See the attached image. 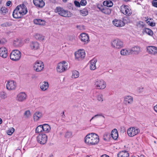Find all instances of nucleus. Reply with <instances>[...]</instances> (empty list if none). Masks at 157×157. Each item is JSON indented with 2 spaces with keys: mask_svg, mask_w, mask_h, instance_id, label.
<instances>
[{
  "mask_svg": "<svg viewBox=\"0 0 157 157\" xmlns=\"http://www.w3.org/2000/svg\"><path fill=\"white\" fill-rule=\"evenodd\" d=\"M27 12V9L26 6L24 4H22L17 6L13 10V16L14 18H20L26 14Z\"/></svg>",
  "mask_w": 157,
  "mask_h": 157,
  "instance_id": "f257e3e1",
  "label": "nucleus"
},
{
  "mask_svg": "<svg viewBox=\"0 0 157 157\" xmlns=\"http://www.w3.org/2000/svg\"><path fill=\"white\" fill-rule=\"evenodd\" d=\"M86 143L89 145H94L99 141V138L97 134L91 133L87 134L84 138Z\"/></svg>",
  "mask_w": 157,
  "mask_h": 157,
  "instance_id": "f03ea898",
  "label": "nucleus"
},
{
  "mask_svg": "<svg viewBox=\"0 0 157 157\" xmlns=\"http://www.w3.org/2000/svg\"><path fill=\"white\" fill-rule=\"evenodd\" d=\"M112 47L115 49H119L124 46V43L123 41L119 38H116L113 40L111 42Z\"/></svg>",
  "mask_w": 157,
  "mask_h": 157,
  "instance_id": "7ed1b4c3",
  "label": "nucleus"
},
{
  "mask_svg": "<svg viewBox=\"0 0 157 157\" xmlns=\"http://www.w3.org/2000/svg\"><path fill=\"white\" fill-rule=\"evenodd\" d=\"M56 13H58V14L64 17H70L72 16V13L68 11H66L63 8L58 7L55 9Z\"/></svg>",
  "mask_w": 157,
  "mask_h": 157,
  "instance_id": "20e7f679",
  "label": "nucleus"
},
{
  "mask_svg": "<svg viewBox=\"0 0 157 157\" xmlns=\"http://www.w3.org/2000/svg\"><path fill=\"white\" fill-rule=\"evenodd\" d=\"M140 132L139 129L136 127H131L127 130V134L130 137H133L138 134Z\"/></svg>",
  "mask_w": 157,
  "mask_h": 157,
  "instance_id": "39448f33",
  "label": "nucleus"
},
{
  "mask_svg": "<svg viewBox=\"0 0 157 157\" xmlns=\"http://www.w3.org/2000/svg\"><path fill=\"white\" fill-rule=\"evenodd\" d=\"M44 68L43 63L41 61H36L34 63L33 68L34 70L36 72H40L43 70Z\"/></svg>",
  "mask_w": 157,
  "mask_h": 157,
  "instance_id": "423d86ee",
  "label": "nucleus"
},
{
  "mask_svg": "<svg viewBox=\"0 0 157 157\" xmlns=\"http://www.w3.org/2000/svg\"><path fill=\"white\" fill-rule=\"evenodd\" d=\"M68 65L65 61L59 63L57 67V71L59 73H62L67 70Z\"/></svg>",
  "mask_w": 157,
  "mask_h": 157,
  "instance_id": "0eeeda50",
  "label": "nucleus"
},
{
  "mask_svg": "<svg viewBox=\"0 0 157 157\" xmlns=\"http://www.w3.org/2000/svg\"><path fill=\"white\" fill-rule=\"evenodd\" d=\"M21 53L17 50H13L10 53V59L13 61L19 60L21 57Z\"/></svg>",
  "mask_w": 157,
  "mask_h": 157,
  "instance_id": "6e6552de",
  "label": "nucleus"
},
{
  "mask_svg": "<svg viewBox=\"0 0 157 157\" xmlns=\"http://www.w3.org/2000/svg\"><path fill=\"white\" fill-rule=\"evenodd\" d=\"M95 87L98 89H104L106 86L105 82L103 80H97L94 84Z\"/></svg>",
  "mask_w": 157,
  "mask_h": 157,
  "instance_id": "1a4fd4ad",
  "label": "nucleus"
},
{
  "mask_svg": "<svg viewBox=\"0 0 157 157\" xmlns=\"http://www.w3.org/2000/svg\"><path fill=\"white\" fill-rule=\"evenodd\" d=\"M121 11L126 16H130L132 13V11L130 7L127 5H122L121 7Z\"/></svg>",
  "mask_w": 157,
  "mask_h": 157,
  "instance_id": "9d476101",
  "label": "nucleus"
},
{
  "mask_svg": "<svg viewBox=\"0 0 157 157\" xmlns=\"http://www.w3.org/2000/svg\"><path fill=\"white\" fill-rule=\"evenodd\" d=\"M47 136L45 134H40L37 137V142L41 144H44L47 141Z\"/></svg>",
  "mask_w": 157,
  "mask_h": 157,
  "instance_id": "9b49d317",
  "label": "nucleus"
},
{
  "mask_svg": "<svg viewBox=\"0 0 157 157\" xmlns=\"http://www.w3.org/2000/svg\"><path fill=\"white\" fill-rule=\"evenodd\" d=\"M27 98V95L25 92H21L18 94L16 97V100L19 102L25 101Z\"/></svg>",
  "mask_w": 157,
  "mask_h": 157,
  "instance_id": "f8f14e48",
  "label": "nucleus"
},
{
  "mask_svg": "<svg viewBox=\"0 0 157 157\" xmlns=\"http://www.w3.org/2000/svg\"><path fill=\"white\" fill-rule=\"evenodd\" d=\"M147 51L149 54L152 56H156L157 55V47L148 46L147 47Z\"/></svg>",
  "mask_w": 157,
  "mask_h": 157,
  "instance_id": "ddd939ff",
  "label": "nucleus"
},
{
  "mask_svg": "<svg viewBox=\"0 0 157 157\" xmlns=\"http://www.w3.org/2000/svg\"><path fill=\"white\" fill-rule=\"evenodd\" d=\"M75 56L76 58L81 60L85 57V52L84 50H79L75 53Z\"/></svg>",
  "mask_w": 157,
  "mask_h": 157,
  "instance_id": "4468645a",
  "label": "nucleus"
},
{
  "mask_svg": "<svg viewBox=\"0 0 157 157\" xmlns=\"http://www.w3.org/2000/svg\"><path fill=\"white\" fill-rule=\"evenodd\" d=\"M79 37L81 41L84 44L88 43L89 41V36L88 34L85 33H82Z\"/></svg>",
  "mask_w": 157,
  "mask_h": 157,
  "instance_id": "2eb2a0df",
  "label": "nucleus"
},
{
  "mask_svg": "<svg viewBox=\"0 0 157 157\" xmlns=\"http://www.w3.org/2000/svg\"><path fill=\"white\" fill-rule=\"evenodd\" d=\"M133 102V97L129 95H126L125 96L124 98V103L126 105L131 104Z\"/></svg>",
  "mask_w": 157,
  "mask_h": 157,
  "instance_id": "dca6fc26",
  "label": "nucleus"
},
{
  "mask_svg": "<svg viewBox=\"0 0 157 157\" xmlns=\"http://www.w3.org/2000/svg\"><path fill=\"white\" fill-rule=\"evenodd\" d=\"M33 3L35 6L40 8H42L45 5L43 0H33Z\"/></svg>",
  "mask_w": 157,
  "mask_h": 157,
  "instance_id": "f3484780",
  "label": "nucleus"
},
{
  "mask_svg": "<svg viewBox=\"0 0 157 157\" xmlns=\"http://www.w3.org/2000/svg\"><path fill=\"white\" fill-rule=\"evenodd\" d=\"M131 53L132 54L133 52L136 55H137L141 52V48L138 46H135L132 47L131 49Z\"/></svg>",
  "mask_w": 157,
  "mask_h": 157,
  "instance_id": "a211bd4d",
  "label": "nucleus"
},
{
  "mask_svg": "<svg viewBox=\"0 0 157 157\" xmlns=\"http://www.w3.org/2000/svg\"><path fill=\"white\" fill-rule=\"evenodd\" d=\"M113 24L117 27H122L124 25V22L120 20L115 19L113 21Z\"/></svg>",
  "mask_w": 157,
  "mask_h": 157,
  "instance_id": "6ab92c4d",
  "label": "nucleus"
},
{
  "mask_svg": "<svg viewBox=\"0 0 157 157\" xmlns=\"http://www.w3.org/2000/svg\"><path fill=\"white\" fill-rule=\"evenodd\" d=\"M7 51L5 47H2L0 48V56L3 58H6L7 56Z\"/></svg>",
  "mask_w": 157,
  "mask_h": 157,
  "instance_id": "aec40b11",
  "label": "nucleus"
},
{
  "mask_svg": "<svg viewBox=\"0 0 157 157\" xmlns=\"http://www.w3.org/2000/svg\"><path fill=\"white\" fill-rule=\"evenodd\" d=\"M49 87V84L47 82L44 81L40 83V88L42 91L46 90Z\"/></svg>",
  "mask_w": 157,
  "mask_h": 157,
  "instance_id": "412c9836",
  "label": "nucleus"
},
{
  "mask_svg": "<svg viewBox=\"0 0 157 157\" xmlns=\"http://www.w3.org/2000/svg\"><path fill=\"white\" fill-rule=\"evenodd\" d=\"M42 116V113L39 112H36L33 115V119L34 121H37L39 120Z\"/></svg>",
  "mask_w": 157,
  "mask_h": 157,
  "instance_id": "4be33fe9",
  "label": "nucleus"
},
{
  "mask_svg": "<svg viewBox=\"0 0 157 157\" xmlns=\"http://www.w3.org/2000/svg\"><path fill=\"white\" fill-rule=\"evenodd\" d=\"M30 46L32 49L36 50L39 48V44L37 42L32 41L30 43Z\"/></svg>",
  "mask_w": 157,
  "mask_h": 157,
  "instance_id": "5701e85b",
  "label": "nucleus"
},
{
  "mask_svg": "<svg viewBox=\"0 0 157 157\" xmlns=\"http://www.w3.org/2000/svg\"><path fill=\"white\" fill-rule=\"evenodd\" d=\"M97 60L96 59H93L90 61V70H94L96 69V63Z\"/></svg>",
  "mask_w": 157,
  "mask_h": 157,
  "instance_id": "b1692460",
  "label": "nucleus"
},
{
  "mask_svg": "<svg viewBox=\"0 0 157 157\" xmlns=\"http://www.w3.org/2000/svg\"><path fill=\"white\" fill-rule=\"evenodd\" d=\"M120 54L122 56L129 55L131 54V50L130 49H123L121 51Z\"/></svg>",
  "mask_w": 157,
  "mask_h": 157,
  "instance_id": "393cba45",
  "label": "nucleus"
},
{
  "mask_svg": "<svg viewBox=\"0 0 157 157\" xmlns=\"http://www.w3.org/2000/svg\"><path fill=\"white\" fill-rule=\"evenodd\" d=\"M111 135L114 140H117L118 136V134L117 129H114L112 130Z\"/></svg>",
  "mask_w": 157,
  "mask_h": 157,
  "instance_id": "a878e982",
  "label": "nucleus"
},
{
  "mask_svg": "<svg viewBox=\"0 0 157 157\" xmlns=\"http://www.w3.org/2000/svg\"><path fill=\"white\" fill-rule=\"evenodd\" d=\"M117 156L118 157H128L129 154L127 151H122L118 154Z\"/></svg>",
  "mask_w": 157,
  "mask_h": 157,
  "instance_id": "bb28decb",
  "label": "nucleus"
},
{
  "mask_svg": "<svg viewBox=\"0 0 157 157\" xmlns=\"http://www.w3.org/2000/svg\"><path fill=\"white\" fill-rule=\"evenodd\" d=\"M13 44L15 47H20L22 45V43L21 40L16 39L14 40Z\"/></svg>",
  "mask_w": 157,
  "mask_h": 157,
  "instance_id": "cd10ccee",
  "label": "nucleus"
},
{
  "mask_svg": "<svg viewBox=\"0 0 157 157\" xmlns=\"http://www.w3.org/2000/svg\"><path fill=\"white\" fill-rule=\"evenodd\" d=\"M34 22L35 24L41 25H43L45 24V21L40 19H36L34 20Z\"/></svg>",
  "mask_w": 157,
  "mask_h": 157,
  "instance_id": "c85d7f7f",
  "label": "nucleus"
},
{
  "mask_svg": "<svg viewBox=\"0 0 157 157\" xmlns=\"http://www.w3.org/2000/svg\"><path fill=\"white\" fill-rule=\"evenodd\" d=\"M42 126L43 130L44 131L48 132L51 130L50 126L47 124H44Z\"/></svg>",
  "mask_w": 157,
  "mask_h": 157,
  "instance_id": "c756f323",
  "label": "nucleus"
},
{
  "mask_svg": "<svg viewBox=\"0 0 157 157\" xmlns=\"http://www.w3.org/2000/svg\"><path fill=\"white\" fill-rule=\"evenodd\" d=\"M103 4L104 6L108 7H111L113 5V2L111 1H104Z\"/></svg>",
  "mask_w": 157,
  "mask_h": 157,
  "instance_id": "7c9ffc66",
  "label": "nucleus"
},
{
  "mask_svg": "<svg viewBox=\"0 0 157 157\" xmlns=\"http://www.w3.org/2000/svg\"><path fill=\"white\" fill-rule=\"evenodd\" d=\"M31 116V112L29 110L26 111L24 113V117L25 119H28Z\"/></svg>",
  "mask_w": 157,
  "mask_h": 157,
  "instance_id": "2f4dec72",
  "label": "nucleus"
},
{
  "mask_svg": "<svg viewBox=\"0 0 157 157\" xmlns=\"http://www.w3.org/2000/svg\"><path fill=\"white\" fill-rule=\"evenodd\" d=\"M34 37L36 40L40 41L43 40L44 39V37L42 35L39 34H36L35 35Z\"/></svg>",
  "mask_w": 157,
  "mask_h": 157,
  "instance_id": "473e14b6",
  "label": "nucleus"
},
{
  "mask_svg": "<svg viewBox=\"0 0 157 157\" xmlns=\"http://www.w3.org/2000/svg\"><path fill=\"white\" fill-rule=\"evenodd\" d=\"M80 14L82 16H86L88 14V10L86 9H83L79 11Z\"/></svg>",
  "mask_w": 157,
  "mask_h": 157,
  "instance_id": "72a5a7b5",
  "label": "nucleus"
},
{
  "mask_svg": "<svg viewBox=\"0 0 157 157\" xmlns=\"http://www.w3.org/2000/svg\"><path fill=\"white\" fill-rule=\"evenodd\" d=\"M16 86L17 84L15 81L13 80H10V90H15Z\"/></svg>",
  "mask_w": 157,
  "mask_h": 157,
  "instance_id": "f704fd0d",
  "label": "nucleus"
},
{
  "mask_svg": "<svg viewBox=\"0 0 157 157\" xmlns=\"http://www.w3.org/2000/svg\"><path fill=\"white\" fill-rule=\"evenodd\" d=\"M143 31L150 36H152L153 34V32L150 29L145 28L143 30Z\"/></svg>",
  "mask_w": 157,
  "mask_h": 157,
  "instance_id": "c9c22d12",
  "label": "nucleus"
},
{
  "mask_svg": "<svg viewBox=\"0 0 157 157\" xmlns=\"http://www.w3.org/2000/svg\"><path fill=\"white\" fill-rule=\"evenodd\" d=\"M111 10L108 8L105 7L102 10V12L106 14H109L111 13Z\"/></svg>",
  "mask_w": 157,
  "mask_h": 157,
  "instance_id": "e433bc0d",
  "label": "nucleus"
},
{
  "mask_svg": "<svg viewBox=\"0 0 157 157\" xmlns=\"http://www.w3.org/2000/svg\"><path fill=\"white\" fill-rule=\"evenodd\" d=\"M42 126L40 125L38 126L36 128L35 130L36 133H39L42 132L43 130Z\"/></svg>",
  "mask_w": 157,
  "mask_h": 157,
  "instance_id": "4c0bfd02",
  "label": "nucleus"
},
{
  "mask_svg": "<svg viewBox=\"0 0 157 157\" xmlns=\"http://www.w3.org/2000/svg\"><path fill=\"white\" fill-rule=\"evenodd\" d=\"M79 75V72L77 71H72V78H77Z\"/></svg>",
  "mask_w": 157,
  "mask_h": 157,
  "instance_id": "58836bf2",
  "label": "nucleus"
},
{
  "mask_svg": "<svg viewBox=\"0 0 157 157\" xmlns=\"http://www.w3.org/2000/svg\"><path fill=\"white\" fill-rule=\"evenodd\" d=\"M72 136V133L71 132L67 131L65 133L64 136L66 138H69L71 137Z\"/></svg>",
  "mask_w": 157,
  "mask_h": 157,
  "instance_id": "ea45409f",
  "label": "nucleus"
},
{
  "mask_svg": "<svg viewBox=\"0 0 157 157\" xmlns=\"http://www.w3.org/2000/svg\"><path fill=\"white\" fill-rule=\"evenodd\" d=\"M97 100L98 101L102 102L103 101V96L101 94H100L97 96Z\"/></svg>",
  "mask_w": 157,
  "mask_h": 157,
  "instance_id": "a19ab883",
  "label": "nucleus"
},
{
  "mask_svg": "<svg viewBox=\"0 0 157 157\" xmlns=\"http://www.w3.org/2000/svg\"><path fill=\"white\" fill-rule=\"evenodd\" d=\"M145 26L144 23L142 21H140L138 23V25L137 26L140 28H143Z\"/></svg>",
  "mask_w": 157,
  "mask_h": 157,
  "instance_id": "79ce46f5",
  "label": "nucleus"
},
{
  "mask_svg": "<svg viewBox=\"0 0 157 157\" xmlns=\"http://www.w3.org/2000/svg\"><path fill=\"white\" fill-rule=\"evenodd\" d=\"M0 11L2 13H6L7 12L8 10L5 7H2L1 8Z\"/></svg>",
  "mask_w": 157,
  "mask_h": 157,
  "instance_id": "37998d69",
  "label": "nucleus"
},
{
  "mask_svg": "<svg viewBox=\"0 0 157 157\" xmlns=\"http://www.w3.org/2000/svg\"><path fill=\"white\" fill-rule=\"evenodd\" d=\"M144 89V87L143 86H141L138 88V91L140 93H142Z\"/></svg>",
  "mask_w": 157,
  "mask_h": 157,
  "instance_id": "c03bdc74",
  "label": "nucleus"
},
{
  "mask_svg": "<svg viewBox=\"0 0 157 157\" xmlns=\"http://www.w3.org/2000/svg\"><path fill=\"white\" fill-rule=\"evenodd\" d=\"M87 3V2L86 0H82L80 1V5L82 6H85L86 5Z\"/></svg>",
  "mask_w": 157,
  "mask_h": 157,
  "instance_id": "a18cd8bd",
  "label": "nucleus"
},
{
  "mask_svg": "<svg viewBox=\"0 0 157 157\" xmlns=\"http://www.w3.org/2000/svg\"><path fill=\"white\" fill-rule=\"evenodd\" d=\"M74 4L75 6L78 7H80V3L76 1H74Z\"/></svg>",
  "mask_w": 157,
  "mask_h": 157,
  "instance_id": "49530a36",
  "label": "nucleus"
},
{
  "mask_svg": "<svg viewBox=\"0 0 157 157\" xmlns=\"http://www.w3.org/2000/svg\"><path fill=\"white\" fill-rule=\"evenodd\" d=\"M152 4L154 6L157 7V0H153Z\"/></svg>",
  "mask_w": 157,
  "mask_h": 157,
  "instance_id": "de8ad7c7",
  "label": "nucleus"
},
{
  "mask_svg": "<svg viewBox=\"0 0 157 157\" xmlns=\"http://www.w3.org/2000/svg\"><path fill=\"white\" fill-rule=\"evenodd\" d=\"M9 83H10V81H8L7 82V83L6 85V88L8 90H10V85L9 84Z\"/></svg>",
  "mask_w": 157,
  "mask_h": 157,
  "instance_id": "09e8293b",
  "label": "nucleus"
},
{
  "mask_svg": "<svg viewBox=\"0 0 157 157\" xmlns=\"http://www.w3.org/2000/svg\"><path fill=\"white\" fill-rule=\"evenodd\" d=\"M15 129L13 128H10V135H11L14 132Z\"/></svg>",
  "mask_w": 157,
  "mask_h": 157,
  "instance_id": "8fccbe9b",
  "label": "nucleus"
},
{
  "mask_svg": "<svg viewBox=\"0 0 157 157\" xmlns=\"http://www.w3.org/2000/svg\"><path fill=\"white\" fill-rule=\"evenodd\" d=\"M9 23H4L3 24L1 25V26H5L6 27L7 26H9Z\"/></svg>",
  "mask_w": 157,
  "mask_h": 157,
  "instance_id": "3c124183",
  "label": "nucleus"
},
{
  "mask_svg": "<svg viewBox=\"0 0 157 157\" xmlns=\"http://www.w3.org/2000/svg\"><path fill=\"white\" fill-rule=\"evenodd\" d=\"M98 9H99V10L101 11L102 12V10H103L104 8L102 6H101L100 7L99 6H98Z\"/></svg>",
  "mask_w": 157,
  "mask_h": 157,
  "instance_id": "603ef678",
  "label": "nucleus"
},
{
  "mask_svg": "<svg viewBox=\"0 0 157 157\" xmlns=\"http://www.w3.org/2000/svg\"><path fill=\"white\" fill-rule=\"evenodd\" d=\"M101 115H99V114H97V115H95L90 120V121H91L93 120L94 117H97L98 116H101Z\"/></svg>",
  "mask_w": 157,
  "mask_h": 157,
  "instance_id": "864d4df0",
  "label": "nucleus"
},
{
  "mask_svg": "<svg viewBox=\"0 0 157 157\" xmlns=\"http://www.w3.org/2000/svg\"><path fill=\"white\" fill-rule=\"evenodd\" d=\"M155 23L151 22L150 25L151 26H154L155 25Z\"/></svg>",
  "mask_w": 157,
  "mask_h": 157,
  "instance_id": "5fc2aeb1",
  "label": "nucleus"
},
{
  "mask_svg": "<svg viewBox=\"0 0 157 157\" xmlns=\"http://www.w3.org/2000/svg\"><path fill=\"white\" fill-rule=\"evenodd\" d=\"M6 5L7 6H10V1H9L7 2Z\"/></svg>",
  "mask_w": 157,
  "mask_h": 157,
  "instance_id": "6e6d98bb",
  "label": "nucleus"
},
{
  "mask_svg": "<svg viewBox=\"0 0 157 157\" xmlns=\"http://www.w3.org/2000/svg\"><path fill=\"white\" fill-rule=\"evenodd\" d=\"M3 94V95H4V96L3 97H2V98H5L6 97V96H5V93H3L2 94H1V95H2Z\"/></svg>",
  "mask_w": 157,
  "mask_h": 157,
  "instance_id": "4d7b16f0",
  "label": "nucleus"
},
{
  "mask_svg": "<svg viewBox=\"0 0 157 157\" xmlns=\"http://www.w3.org/2000/svg\"><path fill=\"white\" fill-rule=\"evenodd\" d=\"M7 133L8 135H10V130H8L7 131Z\"/></svg>",
  "mask_w": 157,
  "mask_h": 157,
  "instance_id": "13d9d810",
  "label": "nucleus"
},
{
  "mask_svg": "<svg viewBox=\"0 0 157 157\" xmlns=\"http://www.w3.org/2000/svg\"><path fill=\"white\" fill-rule=\"evenodd\" d=\"M147 23L149 24H150L151 22V21H148L147 20Z\"/></svg>",
  "mask_w": 157,
  "mask_h": 157,
  "instance_id": "bf43d9fd",
  "label": "nucleus"
},
{
  "mask_svg": "<svg viewBox=\"0 0 157 157\" xmlns=\"http://www.w3.org/2000/svg\"><path fill=\"white\" fill-rule=\"evenodd\" d=\"M2 120L1 118H0V124H2Z\"/></svg>",
  "mask_w": 157,
  "mask_h": 157,
  "instance_id": "052dcab7",
  "label": "nucleus"
},
{
  "mask_svg": "<svg viewBox=\"0 0 157 157\" xmlns=\"http://www.w3.org/2000/svg\"><path fill=\"white\" fill-rule=\"evenodd\" d=\"M141 157H145L144 155H140Z\"/></svg>",
  "mask_w": 157,
  "mask_h": 157,
  "instance_id": "680f3d73",
  "label": "nucleus"
},
{
  "mask_svg": "<svg viewBox=\"0 0 157 157\" xmlns=\"http://www.w3.org/2000/svg\"><path fill=\"white\" fill-rule=\"evenodd\" d=\"M124 1L126 2H128L130 0H123Z\"/></svg>",
  "mask_w": 157,
  "mask_h": 157,
  "instance_id": "e2e57ef3",
  "label": "nucleus"
},
{
  "mask_svg": "<svg viewBox=\"0 0 157 157\" xmlns=\"http://www.w3.org/2000/svg\"><path fill=\"white\" fill-rule=\"evenodd\" d=\"M63 1L64 2H66L67 1V0H63Z\"/></svg>",
  "mask_w": 157,
  "mask_h": 157,
  "instance_id": "0e129e2a",
  "label": "nucleus"
},
{
  "mask_svg": "<svg viewBox=\"0 0 157 157\" xmlns=\"http://www.w3.org/2000/svg\"><path fill=\"white\" fill-rule=\"evenodd\" d=\"M2 0H0V4H1L2 2Z\"/></svg>",
  "mask_w": 157,
  "mask_h": 157,
  "instance_id": "69168bd1",
  "label": "nucleus"
},
{
  "mask_svg": "<svg viewBox=\"0 0 157 157\" xmlns=\"http://www.w3.org/2000/svg\"><path fill=\"white\" fill-rule=\"evenodd\" d=\"M154 143H155V144H156V141H154Z\"/></svg>",
  "mask_w": 157,
  "mask_h": 157,
  "instance_id": "338daca9",
  "label": "nucleus"
},
{
  "mask_svg": "<svg viewBox=\"0 0 157 157\" xmlns=\"http://www.w3.org/2000/svg\"><path fill=\"white\" fill-rule=\"evenodd\" d=\"M1 43H2V40H0V44H1Z\"/></svg>",
  "mask_w": 157,
  "mask_h": 157,
  "instance_id": "774afa93",
  "label": "nucleus"
}]
</instances>
